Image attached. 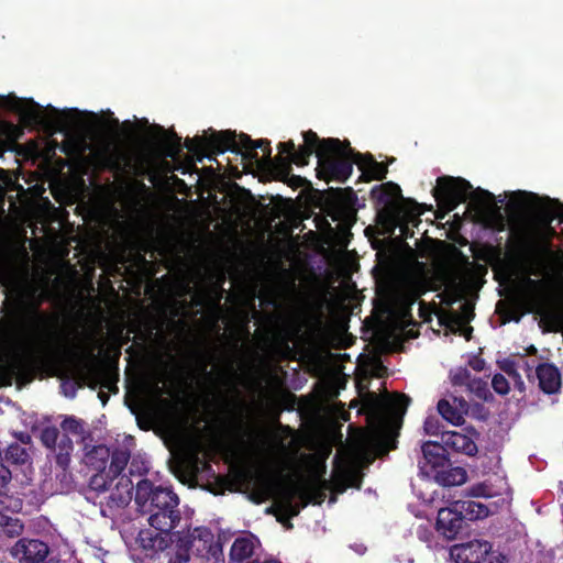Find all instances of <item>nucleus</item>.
<instances>
[{
	"label": "nucleus",
	"mask_w": 563,
	"mask_h": 563,
	"mask_svg": "<svg viewBox=\"0 0 563 563\" xmlns=\"http://www.w3.org/2000/svg\"><path fill=\"white\" fill-rule=\"evenodd\" d=\"M13 291V301L26 307L29 325L25 333L32 352L29 355L13 352L0 357V388L11 386L14 380L19 387L25 386L38 374L54 376L60 358L82 361L84 341H91V335L79 339L77 329L66 331L57 314L41 310L43 299L36 287L19 285Z\"/></svg>",
	"instance_id": "f257e3e1"
},
{
	"label": "nucleus",
	"mask_w": 563,
	"mask_h": 563,
	"mask_svg": "<svg viewBox=\"0 0 563 563\" xmlns=\"http://www.w3.org/2000/svg\"><path fill=\"white\" fill-rule=\"evenodd\" d=\"M303 144L299 146L294 157L295 165L301 167L309 164V158L316 154L318 164L317 177L327 183L336 180L345 183L353 172L356 152L349 141L328 137L320 139L316 132L308 130L302 133Z\"/></svg>",
	"instance_id": "f03ea898"
},
{
	"label": "nucleus",
	"mask_w": 563,
	"mask_h": 563,
	"mask_svg": "<svg viewBox=\"0 0 563 563\" xmlns=\"http://www.w3.org/2000/svg\"><path fill=\"white\" fill-rule=\"evenodd\" d=\"M60 428L64 433H60L55 426L43 428L40 440L43 446L48 450L47 457L55 462L56 466L63 471V476L66 477L74 451L73 440L67 433L79 435L81 443L92 441V433L85 428V422L75 416L65 417L60 422Z\"/></svg>",
	"instance_id": "7ed1b4c3"
},
{
	"label": "nucleus",
	"mask_w": 563,
	"mask_h": 563,
	"mask_svg": "<svg viewBox=\"0 0 563 563\" xmlns=\"http://www.w3.org/2000/svg\"><path fill=\"white\" fill-rule=\"evenodd\" d=\"M1 106L20 117V120L27 125L42 124L48 130L57 132H66L74 129L77 124L81 112L78 109H58L48 106L49 118L43 115L42 106L33 99H21L14 95L2 97Z\"/></svg>",
	"instance_id": "20e7f679"
},
{
	"label": "nucleus",
	"mask_w": 563,
	"mask_h": 563,
	"mask_svg": "<svg viewBox=\"0 0 563 563\" xmlns=\"http://www.w3.org/2000/svg\"><path fill=\"white\" fill-rule=\"evenodd\" d=\"M209 136H195L194 139H186L185 147L201 162L203 157L214 159L213 156L223 154L230 151L234 154L241 155L244 161L250 163H258V154L255 148L249 147L247 150L241 146V134L238 135L234 131H214L209 129Z\"/></svg>",
	"instance_id": "39448f33"
},
{
	"label": "nucleus",
	"mask_w": 563,
	"mask_h": 563,
	"mask_svg": "<svg viewBox=\"0 0 563 563\" xmlns=\"http://www.w3.org/2000/svg\"><path fill=\"white\" fill-rule=\"evenodd\" d=\"M432 195L441 209L446 212L453 211L460 203L467 199L481 201L482 199L493 200L494 195L488 190L477 188L473 190L470 181L462 177L441 176L437 179V186Z\"/></svg>",
	"instance_id": "423d86ee"
},
{
	"label": "nucleus",
	"mask_w": 563,
	"mask_h": 563,
	"mask_svg": "<svg viewBox=\"0 0 563 563\" xmlns=\"http://www.w3.org/2000/svg\"><path fill=\"white\" fill-rule=\"evenodd\" d=\"M323 212L340 223L344 229H350L356 221L355 203L357 196L351 187L329 188L320 192Z\"/></svg>",
	"instance_id": "0eeeda50"
},
{
	"label": "nucleus",
	"mask_w": 563,
	"mask_h": 563,
	"mask_svg": "<svg viewBox=\"0 0 563 563\" xmlns=\"http://www.w3.org/2000/svg\"><path fill=\"white\" fill-rule=\"evenodd\" d=\"M534 253L532 241L525 234H518L512 238L507 251L504 253L500 246H490L489 256L499 266L512 271L527 264Z\"/></svg>",
	"instance_id": "6e6552de"
},
{
	"label": "nucleus",
	"mask_w": 563,
	"mask_h": 563,
	"mask_svg": "<svg viewBox=\"0 0 563 563\" xmlns=\"http://www.w3.org/2000/svg\"><path fill=\"white\" fill-rule=\"evenodd\" d=\"M450 555L456 563H505L506 560L493 551L490 542L478 539L454 544Z\"/></svg>",
	"instance_id": "1a4fd4ad"
},
{
	"label": "nucleus",
	"mask_w": 563,
	"mask_h": 563,
	"mask_svg": "<svg viewBox=\"0 0 563 563\" xmlns=\"http://www.w3.org/2000/svg\"><path fill=\"white\" fill-rule=\"evenodd\" d=\"M134 499L137 507L162 506L170 509L179 505L178 496L170 488L154 486L150 479H142L136 484Z\"/></svg>",
	"instance_id": "9d476101"
},
{
	"label": "nucleus",
	"mask_w": 563,
	"mask_h": 563,
	"mask_svg": "<svg viewBox=\"0 0 563 563\" xmlns=\"http://www.w3.org/2000/svg\"><path fill=\"white\" fill-rule=\"evenodd\" d=\"M278 150L280 154L275 156L273 161L276 179L286 183L294 189L310 185L309 180L305 177L290 174L291 164H295L292 159L298 152L295 147V143L292 141L282 142L278 144Z\"/></svg>",
	"instance_id": "9b49d317"
},
{
	"label": "nucleus",
	"mask_w": 563,
	"mask_h": 563,
	"mask_svg": "<svg viewBox=\"0 0 563 563\" xmlns=\"http://www.w3.org/2000/svg\"><path fill=\"white\" fill-rule=\"evenodd\" d=\"M11 556L19 563H54L48 560L49 548L40 539L21 538L10 549Z\"/></svg>",
	"instance_id": "f8f14e48"
},
{
	"label": "nucleus",
	"mask_w": 563,
	"mask_h": 563,
	"mask_svg": "<svg viewBox=\"0 0 563 563\" xmlns=\"http://www.w3.org/2000/svg\"><path fill=\"white\" fill-rule=\"evenodd\" d=\"M421 452L422 456L418 461L420 475L431 478L440 468L448 466L450 459L444 443L427 441L422 444Z\"/></svg>",
	"instance_id": "ddd939ff"
},
{
	"label": "nucleus",
	"mask_w": 563,
	"mask_h": 563,
	"mask_svg": "<svg viewBox=\"0 0 563 563\" xmlns=\"http://www.w3.org/2000/svg\"><path fill=\"white\" fill-rule=\"evenodd\" d=\"M398 197H401V189L393 181L375 186L371 190V198L378 209V217L388 220H394L395 201Z\"/></svg>",
	"instance_id": "4468645a"
},
{
	"label": "nucleus",
	"mask_w": 563,
	"mask_h": 563,
	"mask_svg": "<svg viewBox=\"0 0 563 563\" xmlns=\"http://www.w3.org/2000/svg\"><path fill=\"white\" fill-rule=\"evenodd\" d=\"M96 155L101 165L113 173H122L131 165V158L128 153L110 140H103Z\"/></svg>",
	"instance_id": "2eb2a0df"
},
{
	"label": "nucleus",
	"mask_w": 563,
	"mask_h": 563,
	"mask_svg": "<svg viewBox=\"0 0 563 563\" xmlns=\"http://www.w3.org/2000/svg\"><path fill=\"white\" fill-rule=\"evenodd\" d=\"M139 511L148 515L150 526L158 531L173 530L179 523L181 516L178 507L165 509L162 506L137 507Z\"/></svg>",
	"instance_id": "dca6fc26"
},
{
	"label": "nucleus",
	"mask_w": 563,
	"mask_h": 563,
	"mask_svg": "<svg viewBox=\"0 0 563 563\" xmlns=\"http://www.w3.org/2000/svg\"><path fill=\"white\" fill-rule=\"evenodd\" d=\"M465 520L455 503L438 512L437 529L448 539H454L464 529Z\"/></svg>",
	"instance_id": "f3484780"
},
{
	"label": "nucleus",
	"mask_w": 563,
	"mask_h": 563,
	"mask_svg": "<svg viewBox=\"0 0 563 563\" xmlns=\"http://www.w3.org/2000/svg\"><path fill=\"white\" fill-rule=\"evenodd\" d=\"M409 402L410 398L405 394H395L387 398H379L373 395L365 406L371 415L378 417L391 411H405Z\"/></svg>",
	"instance_id": "a211bd4d"
},
{
	"label": "nucleus",
	"mask_w": 563,
	"mask_h": 563,
	"mask_svg": "<svg viewBox=\"0 0 563 563\" xmlns=\"http://www.w3.org/2000/svg\"><path fill=\"white\" fill-rule=\"evenodd\" d=\"M424 284L417 278H407L394 290V300L404 309L410 310L411 306L424 294Z\"/></svg>",
	"instance_id": "6ab92c4d"
},
{
	"label": "nucleus",
	"mask_w": 563,
	"mask_h": 563,
	"mask_svg": "<svg viewBox=\"0 0 563 563\" xmlns=\"http://www.w3.org/2000/svg\"><path fill=\"white\" fill-rule=\"evenodd\" d=\"M355 165L362 170V178L366 181L372 179L383 180L386 178L388 167L383 162H377L374 156L369 153L362 154L356 152Z\"/></svg>",
	"instance_id": "aec40b11"
},
{
	"label": "nucleus",
	"mask_w": 563,
	"mask_h": 563,
	"mask_svg": "<svg viewBox=\"0 0 563 563\" xmlns=\"http://www.w3.org/2000/svg\"><path fill=\"white\" fill-rule=\"evenodd\" d=\"M536 374L539 380V387L544 394L552 395L559 391L561 387V374L553 364H539Z\"/></svg>",
	"instance_id": "412c9836"
},
{
	"label": "nucleus",
	"mask_w": 563,
	"mask_h": 563,
	"mask_svg": "<svg viewBox=\"0 0 563 563\" xmlns=\"http://www.w3.org/2000/svg\"><path fill=\"white\" fill-rule=\"evenodd\" d=\"M84 463L96 470H107V464L110 459V449L104 444L91 445L88 441L82 443Z\"/></svg>",
	"instance_id": "4be33fe9"
},
{
	"label": "nucleus",
	"mask_w": 563,
	"mask_h": 563,
	"mask_svg": "<svg viewBox=\"0 0 563 563\" xmlns=\"http://www.w3.org/2000/svg\"><path fill=\"white\" fill-rule=\"evenodd\" d=\"M442 442L446 450L451 449L454 452L463 453L468 456H474L477 453V445L475 441L461 432L449 431L442 433Z\"/></svg>",
	"instance_id": "5701e85b"
},
{
	"label": "nucleus",
	"mask_w": 563,
	"mask_h": 563,
	"mask_svg": "<svg viewBox=\"0 0 563 563\" xmlns=\"http://www.w3.org/2000/svg\"><path fill=\"white\" fill-rule=\"evenodd\" d=\"M132 489L131 479L121 477L113 488L110 487V494L107 497L106 505L111 509L128 506L132 499Z\"/></svg>",
	"instance_id": "b1692460"
},
{
	"label": "nucleus",
	"mask_w": 563,
	"mask_h": 563,
	"mask_svg": "<svg viewBox=\"0 0 563 563\" xmlns=\"http://www.w3.org/2000/svg\"><path fill=\"white\" fill-rule=\"evenodd\" d=\"M254 549L252 538H236L230 549L229 563H256L257 560H252Z\"/></svg>",
	"instance_id": "393cba45"
},
{
	"label": "nucleus",
	"mask_w": 563,
	"mask_h": 563,
	"mask_svg": "<svg viewBox=\"0 0 563 563\" xmlns=\"http://www.w3.org/2000/svg\"><path fill=\"white\" fill-rule=\"evenodd\" d=\"M431 478L442 486H460L466 482L467 473L463 467L452 466L449 461L448 466L440 468Z\"/></svg>",
	"instance_id": "a878e982"
},
{
	"label": "nucleus",
	"mask_w": 563,
	"mask_h": 563,
	"mask_svg": "<svg viewBox=\"0 0 563 563\" xmlns=\"http://www.w3.org/2000/svg\"><path fill=\"white\" fill-rule=\"evenodd\" d=\"M114 478L115 477L107 470L97 471V473L93 474L89 479L86 498L92 499L110 490Z\"/></svg>",
	"instance_id": "bb28decb"
},
{
	"label": "nucleus",
	"mask_w": 563,
	"mask_h": 563,
	"mask_svg": "<svg viewBox=\"0 0 563 563\" xmlns=\"http://www.w3.org/2000/svg\"><path fill=\"white\" fill-rule=\"evenodd\" d=\"M80 380L89 379L88 386L91 389H96L98 386L107 388L109 391L117 394L119 388L117 386L118 375L111 373V371H104L102 374L88 373L79 377Z\"/></svg>",
	"instance_id": "cd10ccee"
},
{
	"label": "nucleus",
	"mask_w": 563,
	"mask_h": 563,
	"mask_svg": "<svg viewBox=\"0 0 563 563\" xmlns=\"http://www.w3.org/2000/svg\"><path fill=\"white\" fill-rule=\"evenodd\" d=\"M454 503L456 504L457 509L461 510L462 516L465 521L466 520L474 521V520H478V519H484L490 512L488 507L481 501L466 499V500H456Z\"/></svg>",
	"instance_id": "c85d7f7f"
},
{
	"label": "nucleus",
	"mask_w": 563,
	"mask_h": 563,
	"mask_svg": "<svg viewBox=\"0 0 563 563\" xmlns=\"http://www.w3.org/2000/svg\"><path fill=\"white\" fill-rule=\"evenodd\" d=\"M3 464L9 467V465L21 466L26 464L30 461V454L26 448L22 446L19 443H11L4 451V456H2Z\"/></svg>",
	"instance_id": "c756f323"
},
{
	"label": "nucleus",
	"mask_w": 563,
	"mask_h": 563,
	"mask_svg": "<svg viewBox=\"0 0 563 563\" xmlns=\"http://www.w3.org/2000/svg\"><path fill=\"white\" fill-rule=\"evenodd\" d=\"M437 408L441 417L453 426H461L464 423L465 415L449 399H440Z\"/></svg>",
	"instance_id": "7c9ffc66"
},
{
	"label": "nucleus",
	"mask_w": 563,
	"mask_h": 563,
	"mask_svg": "<svg viewBox=\"0 0 563 563\" xmlns=\"http://www.w3.org/2000/svg\"><path fill=\"white\" fill-rule=\"evenodd\" d=\"M130 456V452L126 449L110 451V464L107 471L117 478L126 467Z\"/></svg>",
	"instance_id": "2f4dec72"
},
{
	"label": "nucleus",
	"mask_w": 563,
	"mask_h": 563,
	"mask_svg": "<svg viewBox=\"0 0 563 563\" xmlns=\"http://www.w3.org/2000/svg\"><path fill=\"white\" fill-rule=\"evenodd\" d=\"M241 146L244 148L253 147V148H263L264 155L273 166L274 158L271 157L272 148L271 142L266 139H260L257 141H253L250 135L245 133H241Z\"/></svg>",
	"instance_id": "473e14b6"
},
{
	"label": "nucleus",
	"mask_w": 563,
	"mask_h": 563,
	"mask_svg": "<svg viewBox=\"0 0 563 563\" xmlns=\"http://www.w3.org/2000/svg\"><path fill=\"white\" fill-rule=\"evenodd\" d=\"M181 137L178 136L175 132H170L168 136L163 135L161 139V145L164 148L165 156L175 157L181 151L180 145Z\"/></svg>",
	"instance_id": "72a5a7b5"
},
{
	"label": "nucleus",
	"mask_w": 563,
	"mask_h": 563,
	"mask_svg": "<svg viewBox=\"0 0 563 563\" xmlns=\"http://www.w3.org/2000/svg\"><path fill=\"white\" fill-rule=\"evenodd\" d=\"M217 400L220 405L222 412L227 416V421L230 423H235L240 421V417L238 416L236 408L234 404L224 394H219Z\"/></svg>",
	"instance_id": "f704fd0d"
},
{
	"label": "nucleus",
	"mask_w": 563,
	"mask_h": 563,
	"mask_svg": "<svg viewBox=\"0 0 563 563\" xmlns=\"http://www.w3.org/2000/svg\"><path fill=\"white\" fill-rule=\"evenodd\" d=\"M467 388L470 391L475 394V396L478 399H482V400H487L488 397L492 396V394L488 389L487 382L482 378L472 377L467 384Z\"/></svg>",
	"instance_id": "c9c22d12"
},
{
	"label": "nucleus",
	"mask_w": 563,
	"mask_h": 563,
	"mask_svg": "<svg viewBox=\"0 0 563 563\" xmlns=\"http://www.w3.org/2000/svg\"><path fill=\"white\" fill-rule=\"evenodd\" d=\"M362 479L353 472H346L340 479H336V492L344 493L347 487L361 488Z\"/></svg>",
	"instance_id": "e433bc0d"
},
{
	"label": "nucleus",
	"mask_w": 563,
	"mask_h": 563,
	"mask_svg": "<svg viewBox=\"0 0 563 563\" xmlns=\"http://www.w3.org/2000/svg\"><path fill=\"white\" fill-rule=\"evenodd\" d=\"M161 536V531L152 530V529H142L137 536V542L140 547L146 551L150 548H153V543L156 542L157 538Z\"/></svg>",
	"instance_id": "4c0bfd02"
},
{
	"label": "nucleus",
	"mask_w": 563,
	"mask_h": 563,
	"mask_svg": "<svg viewBox=\"0 0 563 563\" xmlns=\"http://www.w3.org/2000/svg\"><path fill=\"white\" fill-rule=\"evenodd\" d=\"M24 523L21 519L16 517H11L9 521L4 525V528L1 530V533L7 536L8 538H15L23 533Z\"/></svg>",
	"instance_id": "58836bf2"
},
{
	"label": "nucleus",
	"mask_w": 563,
	"mask_h": 563,
	"mask_svg": "<svg viewBox=\"0 0 563 563\" xmlns=\"http://www.w3.org/2000/svg\"><path fill=\"white\" fill-rule=\"evenodd\" d=\"M547 200L549 201V203L551 205V207L554 208V210L552 209H544L543 210V218L547 222H552L555 218H559L561 222H563V203H561L558 199H550V198H547Z\"/></svg>",
	"instance_id": "ea45409f"
},
{
	"label": "nucleus",
	"mask_w": 563,
	"mask_h": 563,
	"mask_svg": "<svg viewBox=\"0 0 563 563\" xmlns=\"http://www.w3.org/2000/svg\"><path fill=\"white\" fill-rule=\"evenodd\" d=\"M494 390L499 395H507L510 390L509 383L503 374H495L492 379Z\"/></svg>",
	"instance_id": "a19ab883"
},
{
	"label": "nucleus",
	"mask_w": 563,
	"mask_h": 563,
	"mask_svg": "<svg viewBox=\"0 0 563 563\" xmlns=\"http://www.w3.org/2000/svg\"><path fill=\"white\" fill-rule=\"evenodd\" d=\"M191 537L192 542L198 539L199 541H202L205 545L211 547L213 542V533L209 528L206 527L196 528L192 531Z\"/></svg>",
	"instance_id": "79ce46f5"
},
{
	"label": "nucleus",
	"mask_w": 563,
	"mask_h": 563,
	"mask_svg": "<svg viewBox=\"0 0 563 563\" xmlns=\"http://www.w3.org/2000/svg\"><path fill=\"white\" fill-rule=\"evenodd\" d=\"M172 530L161 531V536L157 538L156 542L153 543V548H150L148 551H164L172 543Z\"/></svg>",
	"instance_id": "37998d69"
},
{
	"label": "nucleus",
	"mask_w": 563,
	"mask_h": 563,
	"mask_svg": "<svg viewBox=\"0 0 563 563\" xmlns=\"http://www.w3.org/2000/svg\"><path fill=\"white\" fill-rule=\"evenodd\" d=\"M188 543L189 542L179 545L175 554L170 556L168 563H187L190 559Z\"/></svg>",
	"instance_id": "c03bdc74"
},
{
	"label": "nucleus",
	"mask_w": 563,
	"mask_h": 563,
	"mask_svg": "<svg viewBox=\"0 0 563 563\" xmlns=\"http://www.w3.org/2000/svg\"><path fill=\"white\" fill-rule=\"evenodd\" d=\"M211 363V355L208 353H202L200 355V371L203 374L205 378L209 382H216L217 377L212 371H208V366Z\"/></svg>",
	"instance_id": "a18cd8bd"
},
{
	"label": "nucleus",
	"mask_w": 563,
	"mask_h": 563,
	"mask_svg": "<svg viewBox=\"0 0 563 563\" xmlns=\"http://www.w3.org/2000/svg\"><path fill=\"white\" fill-rule=\"evenodd\" d=\"M471 373L466 368H460L452 377V383L455 386H467L471 380Z\"/></svg>",
	"instance_id": "49530a36"
},
{
	"label": "nucleus",
	"mask_w": 563,
	"mask_h": 563,
	"mask_svg": "<svg viewBox=\"0 0 563 563\" xmlns=\"http://www.w3.org/2000/svg\"><path fill=\"white\" fill-rule=\"evenodd\" d=\"M528 312L537 313L542 317L549 316L548 309L545 308L544 303L540 299H537V298H533L530 301V308L528 309Z\"/></svg>",
	"instance_id": "de8ad7c7"
},
{
	"label": "nucleus",
	"mask_w": 563,
	"mask_h": 563,
	"mask_svg": "<svg viewBox=\"0 0 563 563\" xmlns=\"http://www.w3.org/2000/svg\"><path fill=\"white\" fill-rule=\"evenodd\" d=\"M427 434L435 435L440 432L439 420L433 417H428L423 424Z\"/></svg>",
	"instance_id": "09e8293b"
},
{
	"label": "nucleus",
	"mask_w": 563,
	"mask_h": 563,
	"mask_svg": "<svg viewBox=\"0 0 563 563\" xmlns=\"http://www.w3.org/2000/svg\"><path fill=\"white\" fill-rule=\"evenodd\" d=\"M468 365L476 372H482L485 367V361L478 356L470 360Z\"/></svg>",
	"instance_id": "8fccbe9b"
},
{
	"label": "nucleus",
	"mask_w": 563,
	"mask_h": 563,
	"mask_svg": "<svg viewBox=\"0 0 563 563\" xmlns=\"http://www.w3.org/2000/svg\"><path fill=\"white\" fill-rule=\"evenodd\" d=\"M452 402L456 405L457 409H461V411L466 415L468 411V404L467 401L462 397H452Z\"/></svg>",
	"instance_id": "3c124183"
},
{
	"label": "nucleus",
	"mask_w": 563,
	"mask_h": 563,
	"mask_svg": "<svg viewBox=\"0 0 563 563\" xmlns=\"http://www.w3.org/2000/svg\"><path fill=\"white\" fill-rule=\"evenodd\" d=\"M286 509L288 511L289 517H296L300 512V507L298 505L292 504L290 498L286 501Z\"/></svg>",
	"instance_id": "603ef678"
},
{
	"label": "nucleus",
	"mask_w": 563,
	"mask_h": 563,
	"mask_svg": "<svg viewBox=\"0 0 563 563\" xmlns=\"http://www.w3.org/2000/svg\"><path fill=\"white\" fill-rule=\"evenodd\" d=\"M14 435L20 441L19 444H21V445L22 444L30 445L32 443V438L27 432L21 431V432L15 433Z\"/></svg>",
	"instance_id": "864d4df0"
},
{
	"label": "nucleus",
	"mask_w": 563,
	"mask_h": 563,
	"mask_svg": "<svg viewBox=\"0 0 563 563\" xmlns=\"http://www.w3.org/2000/svg\"><path fill=\"white\" fill-rule=\"evenodd\" d=\"M457 319V316H449V314H441L439 316V323L441 325H449V322L455 321Z\"/></svg>",
	"instance_id": "5fc2aeb1"
},
{
	"label": "nucleus",
	"mask_w": 563,
	"mask_h": 563,
	"mask_svg": "<svg viewBox=\"0 0 563 563\" xmlns=\"http://www.w3.org/2000/svg\"><path fill=\"white\" fill-rule=\"evenodd\" d=\"M9 510L0 511V530L4 528V525L9 521L12 516L7 515Z\"/></svg>",
	"instance_id": "6e6d98bb"
},
{
	"label": "nucleus",
	"mask_w": 563,
	"mask_h": 563,
	"mask_svg": "<svg viewBox=\"0 0 563 563\" xmlns=\"http://www.w3.org/2000/svg\"><path fill=\"white\" fill-rule=\"evenodd\" d=\"M0 284L3 286H8L9 278L8 276L0 269Z\"/></svg>",
	"instance_id": "4d7b16f0"
},
{
	"label": "nucleus",
	"mask_w": 563,
	"mask_h": 563,
	"mask_svg": "<svg viewBox=\"0 0 563 563\" xmlns=\"http://www.w3.org/2000/svg\"><path fill=\"white\" fill-rule=\"evenodd\" d=\"M527 284L532 288H538L541 284L540 280L528 278Z\"/></svg>",
	"instance_id": "13d9d810"
},
{
	"label": "nucleus",
	"mask_w": 563,
	"mask_h": 563,
	"mask_svg": "<svg viewBox=\"0 0 563 563\" xmlns=\"http://www.w3.org/2000/svg\"><path fill=\"white\" fill-rule=\"evenodd\" d=\"M109 125L113 129V130H118L119 126H120V122L117 118H112L111 121L109 122Z\"/></svg>",
	"instance_id": "bf43d9fd"
},
{
	"label": "nucleus",
	"mask_w": 563,
	"mask_h": 563,
	"mask_svg": "<svg viewBox=\"0 0 563 563\" xmlns=\"http://www.w3.org/2000/svg\"><path fill=\"white\" fill-rule=\"evenodd\" d=\"M7 335V327L4 323L0 322V338H3Z\"/></svg>",
	"instance_id": "052dcab7"
},
{
	"label": "nucleus",
	"mask_w": 563,
	"mask_h": 563,
	"mask_svg": "<svg viewBox=\"0 0 563 563\" xmlns=\"http://www.w3.org/2000/svg\"><path fill=\"white\" fill-rule=\"evenodd\" d=\"M527 352H528V354H530V355H536V354H537V352H538V350H537V347H536L534 345H530V346L527 349Z\"/></svg>",
	"instance_id": "680f3d73"
},
{
	"label": "nucleus",
	"mask_w": 563,
	"mask_h": 563,
	"mask_svg": "<svg viewBox=\"0 0 563 563\" xmlns=\"http://www.w3.org/2000/svg\"><path fill=\"white\" fill-rule=\"evenodd\" d=\"M483 487H476L473 489L475 496H485V494L482 492Z\"/></svg>",
	"instance_id": "e2e57ef3"
},
{
	"label": "nucleus",
	"mask_w": 563,
	"mask_h": 563,
	"mask_svg": "<svg viewBox=\"0 0 563 563\" xmlns=\"http://www.w3.org/2000/svg\"><path fill=\"white\" fill-rule=\"evenodd\" d=\"M503 369L507 373V374H512L515 371L512 368V365H506V366H503Z\"/></svg>",
	"instance_id": "0e129e2a"
},
{
	"label": "nucleus",
	"mask_w": 563,
	"mask_h": 563,
	"mask_svg": "<svg viewBox=\"0 0 563 563\" xmlns=\"http://www.w3.org/2000/svg\"><path fill=\"white\" fill-rule=\"evenodd\" d=\"M98 396H99V398L101 399V401H102L103 404H106V402H107V400H108V396H107L104 393L100 391Z\"/></svg>",
	"instance_id": "69168bd1"
},
{
	"label": "nucleus",
	"mask_w": 563,
	"mask_h": 563,
	"mask_svg": "<svg viewBox=\"0 0 563 563\" xmlns=\"http://www.w3.org/2000/svg\"><path fill=\"white\" fill-rule=\"evenodd\" d=\"M87 114H88V115H90L95 121L100 122V119H99V117H98L96 113H93V112H88Z\"/></svg>",
	"instance_id": "338daca9"
},
{
	"label": "nucleus",
	"mask_w": 563,
	"mask_h": 563,
	"mask_svg": "<svg viewBox=\"0 0 563 563\" xmlns=\"http://www.w3.org/2000/svg\"><path fill=\"white\" fill-rule=\"evenodd\" d=\"M122 126H123L124 129H125V128H129V129H132V128H133V125H132V123H131L130 121H124V122L122 123Z\"/></svg>",
	"instance_id": "774afa93"
}]
</instances>
